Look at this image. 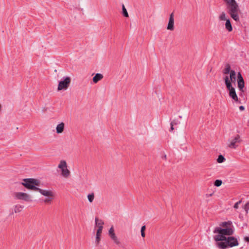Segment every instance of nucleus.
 <instances>
[{
	"label": "nucleus",
	"instance_id": "nucleus-7",
	"mask_svg": "<svg viewBox=\"0 0 249 249\" xmlns=\"http://www.w3.org/2000/svg\"><path fill=\"white\" fill-rule=\"evenodd\" d=\"M15 197L19 200H24L26 202H31V196L27 193L22 192H17L15 194Z\"/></svg>",
	"mask_w": 249,
	"mask_h": 249
},
{
	"label": "nucleus",
	"instance_id": "nucleus-33",
	"mask_svg": "<svg viewBox=\"0 0 249 249\" xmlns=\"http://www.w3.org/2000/svg\"><path fill=\"white\" fill-rule=\"evenodd\" d=\"M244 209L246 211L248 212L249 210V202L246 203V204L244 206Z\"/></svg>",
	"mask_w": 249,
	"mask_h": 249
},
{
	"label": "nucleus",
	"instance_id": "nucleus-8",
	"mask_svg": "<svg viewBox=\"0 0 249 249\" xmlns=\"http://www.w3.org/2000/svg\"><path fill=\"white\" fill-rule=\"evenodd\" d=\"M174 29V13H172L169 16L167 29L170 31H173Z\"/></svg>",
	"mask_w": 249,
	"mask_h": 249
},
{
	"label": "nucleus",
	"instance_id": "nucleus-40",
	"mask_svg": "<svg viewBox=\"0 0 249 249\" xmlns=\"http://www.w3.org/2000/svg\"><path fill=\"white\" fill-rule=\"evenodd\" d=\"M163 158H164V159H166V155H165L163 156Z\"/></svg>",
	"mask_w": 249,
	"mask_h": 249
},
{
	"label": "nucleus",
	"instance_id": "nucleus-35",
	"mask_svg": "<svg viewBox=\"0 0 249 249\" xmlns=\"http://www.w3.org/2000/svg\"><path fill=\"white\" fill-rule=\"evenodd\" d=\"M178 124V122L176 120H173L172 122H171L170 125H177Z\"/></svg>",
	"mask_w": 249,
	"mask_h": 249
},
{
	"label": "nucleus",
	"instance_id": "nucleus-3",
	"mask_svg": "<svg viewBox=\"0 0 249 249\" xmlns=\"http://www.w3.org/2000/svg\"><path fill=\"white\" fill-rule=\"evenodd\" d=\"M224 242L221 241L217 243V246L221 249H226L227 247H233L238 245L237 239L233 236H229Z\"/></svg>",
	"mask_w": 249,
	"mask_h": 249
},
{
	"label": "nucleus",
	"instance_id": "nucleus-32",
	"mask_svg": "<svg viewBox=\"0 0 249 249\" xmlns=\"http://www.w3.org/2000/svg\"><path fill=\"white\" fill-rule=\"evenodd\" d=\"M241 202H242L241 200H239L238 202H237L236 203H235L233 206L234 208L235 209H237L238 208L239 205L240 204H241Z\"/></svg>",
	"mask_w": 249,
	"mask_h": 249
},
{
	"label": "nucleus",
	"instance_id": "nucleus-24",
	"mask_svg": "<svg viewBox=\"0 0 249 249\" xmlns=\"http://www.w3.org/2000/svg\"><path fill=\"white\" fill-rule=\"evenodd\" d=\"M53 196H47L44 200V202L45 203H50L52 201V200L53 199Z\"/></svg>",
	"mask_w": 249,
	"mask_h": 249
},
{
	"label": "nucleus",
	"instance_id": "nucleus-37",
	"mask_svg": "<svg viewBox=\"0 0 249 249\" xmlns=\"http://www.w3.org/2000/svg\"><path fill=\"white\" fill-rule=\"evenodd\" d=\"M239 109H240V110H244L245 109V107H244V106H240V107H239Z\"/></svg>",
	"mask_w": 249,
	"mask_h": 249
},
{
	"label": "nucleus",
	"instance_id": "nucleus-5",
	"mask_svg": "<svg viewBox=\"0 0 249 249\" xmlns=\"http://www.w3.org/2000/svg\"><path fill=\"white\" fill-rule=\"evenodd\" d=\"M58 167L61 169V175L63 177L67 178L70 176V171L67 168V165L65 160H61Z\"/></svg>",
	"mask_w": 249,
	"mask_h": 249
},
{
	"label": "nucleus",
	"instance_id": "nucleus-28",
	"mask_svg": "<svg viewBox=\"0 0 249 249\" xmlns=\"http://www.w3.org/2000/svg\"><path fill=\"white\" fill-rule=\"evenodd\" d=\"M122 12L123 14L125 17H128V14L127 12L126 9H125L124 6L123 5V8H122Z\"/></svg>",
	"mask_w": 249,
	"mask_h": 249
},
{
	"label": "nucleus",
	"instance_id": "nucleus-9",
	"mask_svg": "<svg viewBox=\"0 0 249 249\" xmlns=\"http://www.w3.org/2000/svg\"><path fill=\"white\" fill-rule=\"evenodd\" d=\"M241 141V140L240 139V136L239 135H237L235 138L230 142L228 145V146L230 148H235L236 147L235 143L236 142H240Z\"/></svg>",
	"mask_w": 249,
	"mask_h": 249
},
{
	"label": "nucleus",
	"instance_id": "nucleus-6",
	"mask_svg": "<svg viewBox=\"0 0 249 249\" xmlns=\"http://www.w3.org/2000/svg\"><path fill=\"white\" fill-rule=\"evenodd\" d=\"M71 79L70 77H66L64 78V80L59 82L57 89L61 90L62 89L66 90L67 89L70 84Z\"/></svg>",
	"mask_w": 249,
	"mask_h": 249
},
{
	"label": "nucleus",
	"instance_id": "nucleus-22",
	"mask_svg": "<svg viewBox=\"0 0 249 249\" xmlns=\"http://www.w3.org/2000/svg\"><path fill=\"white\" fill-rule=\"evenodd\" d=\"M231 71L230 65L229 64H227L226 67L223 71V73L224 74H229L230 73Z\"/></svg>",
	"mask_w": 249,
	"mask_h": 249
},
{
	"label": "nucleus",
	"instance_id": "nucleus-26",
	"mask_svg": "<svg viewBox=\"0 0 249 249\" xmlns=\"http://www.w3.org/2000/svg\"><path fill=\"white\" fill-rule=\"evenodd\" d=\"M111 239L113 241L114 243H115L116 245H120L121 242L116 236H114V237H112Z\"/></svg>",
	"mask_w": 249,
	"mask_h": 249
},
{
	"label": "nucleus",
	"instance_id": "nucleus-23",
	"mask_svg": "<svg viewBox=\"0 0 249 249\" xmlns=\"http://www.w3.org/2000/svg\"><path fill=\"white\" fill-rule=\"evenodd\" d=\"M219 19L221 20H226L227 19L225 12H222L219 17Z\"/></svg>",
	"mask_w": 249,
	"mask_h": 249
},
{
	"label": "nucleus",
	"instance_id": "nucleus-34",
	"mask_svg": "<svg viewBox=\"0 0 249 249\" xmlns=\"http://www.w3.org/2000/svg\"><path fill=\"white\" fill-rule=\"evenodd\" d=\"M114 233V230L113 227H111L108 231V235Z\"/></svg>",
	"mask_w": 249,
	"mask_h": 249
},
{
	"label": "nucleus",
	"instance_id": "nucleus-41",
	"mask_svg": "<svg viewBox=\"0 0 249 249\" xmlns=\"http://www.w3.org/2000/svg\"><path fill=\"white\" fill-rule=\"evenodd\" d=\"M207 196H212V194H210V195H207Z\"/></svg>",
	"mask_w": 249,
	"mask_h": 249
},
{
	"label": "nucleus",
	"instance_id": "nucleus-10",
	"mask_svg": "<svg viewBox=\"0 0 249 249\" xmlns=\"http://www.w3.org/2000/svg\"><path fill=\"white\" fill-rule=\"evenodd\" d=\"M36 191H38L41 194L44 196H54L53 193L51 190H42L38 188V190H37Z\"/></svg>",
	"mask_w": 249,
	"mask_h": 249
},
{
	"label": "nucleus",
	"instance_id": "nucleus-21",
	"mask_svg": "<svg viewBox=\"0 0 249 249\" xmlns=\"http://www.w3.org/2000/svg\"><path fill=\"white\" fill-rule=\"evenodd\" d=\"M23 208V206L19 205H16L15 206L14 208V212L15 213H18L20 212Z\"/></svg>",
	"mask_w": 249,
	"mask_h": 249
},
{
	"label": "nucleus",
	"instance_id": "nucleus-27",
	"mask_svg": "<svg viewBox=\"0 0 249 249\" xmlns=\"http://www.w3.org/2000/svg\"><path fill=\"white\" fill-rule=\"evenodd\" d=\"M225 160V158L221 155H219L217 159L218 163H222Z\"/></svg>",
	"mask_w": 249,
	"mask_h": 249
},
{
	"label": "nucleus",
	"instance_id": "nucleus-17",
	"mask_svg": "<svg viewBox=\"0 0 249 249\" xmlns=\"http://www.w3.org/2000/svg\"><path fill=\"white\" fill-rule=\"evenodd\" d=\"M238 88L241 91H243V88L245 86L244 80H240L237 81Z\"/></svg>",
	"mask_w": 249,
	"mask_h": 249
},
{
	"label": "nucleus",
	"instance_id": "nucleus-18",
	"mask_svg": "<svg viewBox=\"0 0 249 249\" xmlns=\"http://www.w3.org/2000/svg\"><path fill=\"white\" fill-rule=\"evenodd\" d=\"M230 75V77L231 81L232 82H234L235 81V80L236 78V73H235V71L233 70H231V71Z\"/></svg>",
	"mask_w": 249,
	"mask_h": 249
},
{
	"label": "nucleus",
	"instance_id": "nucleus-30",
	"mask_svg": "<svg viewBox=\"0 0 249 249\" xmlns=\"http://www.w3.org/2000/svg\"><path fill=\"white\" fill-rule=\"evenodd\" d=\"M222 183V180L219 179H216L214 182V185L216 187H219L221 185Z\"/></svg>",
	"mask_w": 249,
	"mask_h": 249
},
{
	"label": "nucleus",
	"instance_id": "nucleus-15",
	"mask_svg": "<svg viewBox=\"0 0 249 249\" xmlns=\"http://www.w3.org/2000/svg\"><path fill=\"white\" fill-rule=\"evenodd\" d=\"M102 231V230L101 229V227H99L96 232V242L97 244H98L100 242Z\"/></svg>",
	"mask_w": 249,
	"mask_h": 249
},
{
	"label": "nucleus",
	"instance_id": "nucleus-19",
	"mask_svg": "<svg viewBox=\"0 0 249 249\" xmlns=\"http://www.w3.org/2000/svg\"><path fill=\"white\" fill-rule=\"evenodd\" d=\"M104 224V222L102 220H99L97 217L95 218V224L98 228L101 227L102 230H103Z\"/></svg>",
	"mask_w": 249,
	"mask_h": 249
},
{
	"label": "nucleus",
	"instance_id": "nucleus-31",
	"mask_svg": "<svg viewBox=\"0 0 249 249\" xmlns=\"http://www.w3.org/2000/svg\"><path fill=\"white\" fill-rule=\"evenodd\" d=\"M243 77L241 74V73L239 72L237 74V81L240 80H243Z\"/></svg>",
	"mask_w": 249,
	"mask_h": 249
},
{
	"label": "nucleus",
	"instance_id": "nucleus-29",
	"mask_svg": "<svg viewBox=\"0 0 249 249\" xmlns=\"http://www.w3.org/2000/svg\"><path fill=\"white\" fill-rule=\"evenodd\" d=\"M145 229H146V227H145V226L144 225V226H142L141 228V235L142 237H144L145 236V232H144V231L145 230Z\"/></svg>",
	"mask_w": 249,
	"mask_h": 249
},
{
	"label": "nucleus",
	"instance_id": "nucleus-2",
	"mask_svg": "<svg viewBox=\"0 0 249 249\" xmlns=\"http://www.w3.org/2000/svg\"><path fill=\"white\" fill-rule=\"evenodd\" d=\"M213 232L214 233H218L217 235L213 237L214 240L216 242H221L227 238L225 235H232L233 233V230L231 228L222 229L221 227H216Z\"/></svg>",
	"mask_w": 249,
	"mask_h": 249
},
{
	"label": "nucleus",
	"instance_id": "nucleus-12",
	"mask_svg": "<svg viewBox=\"0 0 249 249\" xmlns=\"http://www.w3.org/2000/svg\"><path fill=\"white\" fill-rule=\"evenodd\" d=\"M229 96L236 102L238 101V98L236 93L235 90L232 89L229 91Z\"/></svg>",
	"mask_w": 249,
	"mask_h": 249
},
{
	"label": "nucleus",
	"instance_id": "nucleus-14",
	"mask_svg": "<svg viewBox=\"0 0 249 249\" xmlns=\"http://www.w3.org/2000/svg\"><path fill=\"white\" fill-rule=\"evenodd\" d=\"M64 125L65 124L63 123H61L57 125L56 130V133L57 134H60L63 132L64 129Z\"/></svg>",
	"mask_w": 249,
	"mask_h": 249
},
{
	"label": "nucleus",
	"instance_id": "nucleus-38",
	"mask_svg": "<svg viewBox=\"0 0 249 249\" xmlns=\"http://www.w3.org/2000/svg\"><path fill=\"white\" fill-rule=\"evenodd\" d=\"M244 239H245V240L246 241H247V242H249V237H247H247H245L244 238Z\"/></svg>",
	"mask_w": 249,
	"mask_h": 249
},
{
	"label": "nucleus",
	"instance_id": "nucleus-13",
	"mask_svg": "<svg viewBox=\"0 0 249 249\" xmlns=\"http://www.w3.org/2000/svg\"><path fill=\"white\" fill-rule=\"evenodd\" d=\"M103 78V75L101 73H96L93 77L92 80L94 83H98Z\"/></svg>",
	"mask_w": 249,
	"mask_h": 249
},
{
	"label": "nucleus",
	"instance_id": "nucleus-4",
	"mask_svg": "<svg viewBox=\"0 0 249 249\" xmlns=\"http://www.w3.org/2000/svg\"><path fill=\"white\" fill-rule=\"evenodd\" d=\"M23 182L21 183V184L26 189L33 191L38 190L37 186H38L40 184V181L38 179L28 178L23 179Z\"/></svg>",
	"mask_w": 249,
	"mask_h": 249
},
{
	"label": "nucleus",
	"instance_id": "nucleus-1",
	"mask_svg": "<svg viewBox=\"0 0 249 249\" xmlns=\"http://www.w3.org/2000/svg\"><path fill=\"white\" fill-rule=\"evenodd\" d=\"M226 4L228 13L236 22L239 21L240 11L238 3L235 0H223Z\"/></svg>",
	"mask_w": 249,
	"mask_h": 249
},
{
	"label": "nucleus",
	"instance_id": "nucleus-25",
	"mask_svg": "<svg viewBox=\"0 0 249 249\" xmlns=\"http://www.w3.org/2000/svg\"><path fill=\"white\" fill-rule=\"evenodd\" d=\"M94 194L93 193H91L90 194H89L88 195V200L91 203L93 202V199H94Z\"/></svg>",
	"mask_w": 249,
	"mask_h": 249
},
{
	"label": "nucleus",
	"instance_id": "nucleus-39",
	"mask_svg": "<svg viewBox=\"0 0 249 249\" xmlns=\"http://www.w3.org/2000/svg\"><path fill=\"white\" fill-rule=\"evenodd\" d=\"M174 129V125H171L170 131H172Z\"/></svg>",
	"mask_w": 249,
	"mask_h": 249
},
{
	"label": "nucleus",
	"instance_id": "nucleus-20",
	"mask_svg": "<svg viewBox=\"0 0 249 249\" xmlns=\"http://www.w3.org/2000/svg\"><path fill=\"white\" fill-rule=\"evenodd\" d=\"M232 224V222L231 221H228L226 222H222L220 224V226L222 227H225V228H229Z\"/></svg>",
	"mask_w": 249,
	"mask_h": 249
},
{
	"label": "nucleus",
	"instance_id": "nucleus-11",
	"mask_svg": "<svg viewBox=\"0 0 249 249\" xmlns=\"http://www.w3.org/2000/svg\"><path fill=\"white\" fill-rule=\"evenodd\" d=\"M224 79L226 87L229 91H231L232 89H234V88L232 87L231 82L229 80V77L228 76H226Z\"/></svg>",
	"mask_w": 249,
	"mask_h": 249
},
{
	"label": "nucleus",
	"instance_id": "nucleus-16",
	"mask_svg": "<svg viewBox=\"0 0 249 249\" xmlns=\"http://www.w3.org/2000/svg\"><path fill=\"white\" fill-rule=\"evenodd\" d=\"M225 28L229 31L231 32L232 30V27L230 19H228L226 21Z\"/></svg>",
	"mask_w": 249,
	"mask_h": 249
},
{
	"label": "nucleus",
	"instance_id": "nucleus-36",
	"mask_svg": "<svg viewBox=\"0 0 249 249\" xmlns=\"http://www.w3.org/2000/svg\"><path fill=\"white\" fill-rule=\"evenodd\" d=\"M109 236H110V237L111 238H112V237H114V236H116V235H115V233H112V234H109Z\"/></svg>",
	"mask_w": 249,
	"mask_h": 249
}]
</instances>
